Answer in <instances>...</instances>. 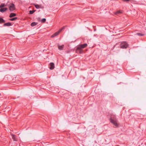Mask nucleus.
<instances>
[{"label":"nucleus","mask_w":146,"mask_h":146,"mask_svg":"<svg viewBox=\"0 0 146 146\" xmlns=\"http://www.w3.org/2000/svg\"><path fill=\"white\" fill-rule=\"evenodd\" d=\"M87 46V44L85 43L78 45L76 49V52L78 54H82L83 53V48L86 47Z\"/></svg>","instance_id":"f257e3e1"},{"label":"nucleus","mask_w":146,"mask_h":146,"mask_svg":"<svg viewBox=\"0 0 146 146\" xmlns=\"http://www.w3.org/2000/svg\"><path fill=\"white\" fill-rule=\"evenodd\" d=\"M110 122L116 127H118V125L117 123V119L115 115H112L110 118Z\"/></svg>","instance_id":"f03ea898"},{"label":"nucleus","mask_w":146,"mask_h":146,"mask_svg":"<svg viewBox=\"0 0 146 146\" xmlns=\"http://www.w3.org/2000/svg\"><path fill=\"white\" fill-rule=\"evenodd\" d=\"M128 45V44L126 42L123 41L121 43L120 47L121 48H126Z\"/></svg>","instance_id":"7ed1b4c3"},{"label":"nucleus","mask_w":146,"mask_h":146,"mask_svg":"<svg viewBox=\"0 0 146 146\" xmlns=\"http://www.w3.org/2000/svg\"><path fill=\"white\" fill-rule=\"evenodd\" d=\"M9 9L11 12L13 11L15 9V6L13 3H11L9 5Z\"/></svg>","instance_id":"20e7f679"},{"label":"nucleus","mask_w":146,"mask_h":146,"mask_svg":"<svg viewBox=\"0 0 146 146\" xmlns=\"http://www.w3.org/2000/svg\"><path fill=\"white\" fill-rule=\"evenodd\" d=\"M50 66L49 68L50 70L53 69L55 67L54 64L53 62H51L50 64Z\"/></svg>","instance_id":"39448f33"},{"label":"nucleus","mask_w":146,"mask_h":146,"mask_svg":"<svg viewBox=\"0 0 146 146\" xmlns=\"http://www.w3.org/2000/svg\"><path fill=\"white\" fill-rule=\"evenodd\" d=\"M7 9V8H1L0 9V11L2 13H3L6 11Z\"/></svg>","instance_id":"423d86ee"},{"label":"nucleus","mask_w":146,"mask_h":146,"mask_svg":"<svg viewBox=\"0 0 146 146\" xmlns=\"http://www.w3.org/2000/svg\"><path fill=\"white\" fill-rule=\"evenodd\" d=\"M12 25L11 23L10 22H8L5 23L3 25V26H10Z\"/></svg>","instance_id":"0eeeda50"},{"label":"nucleus","mask_w":146,"mask_h":146,"mask_svg":"<svg viewBox=\"0 0 146 146\" xmlns=\"http://www.w3.org/2000/svg\"><path fill=\"white\" fill-rule=\"evenodd\" d=\"M11 135L12 136V138L14 141H17V140L15 135L13 134H11Z\"/></svg>","instance_id":"6e6552de"},{"label":"nucleus","mask_w":146,"mask_h":146,"mask_svg":"<svg viewBox=\"0 0 146 146\" xmlns=\"http://www.w3.org/2000/svg\"><path fill=\"white\" fill-rule=\"evenodd\" d=\"M59 32L58 31H57V32H56L53 35H52L51 36V37H55V36L58 35V34H59Z\"/></svg>","instance_id":"1a4fd4ad"},{"label":"nucleus","mask_w":146,"mask_h":146,"mask_svg":"<svg viewBox=\"0 0 146 146\" xmlns=\"http://www.w3.org/2000/svg\"><path fill=\"white\" fill-rule=\"evenodd\" d=\"M16 14L15 13H12L10 14L9 16V17L10 18H11L13 17H15L16 16Z\"/></svg>","instance_id":"9d476101"},{"label":"nucleus","mask_w":146,"mask_h":146,"mask_svg":"<svg viewBox=\"0 0 146 146\" xmlns=\"http://www.w3.org/2000/svg\"><path fill=\"white\" fill-rule=\"evenodd\" d=\"M64 45L61 46H58V49L60 50H62L64 48Z\"/></svg>","instance_id":"9b49d317"},{"label":"nucleus","mask_w":146,"mask_h":146,"mask_svg":"<svg viewBox=\"0 0 146 146\" xmlns=\"http://www.w3.org/2000/svg\"><path fill=\"white\" fill-rule=\"evenodd\" d=\"M37 23L35 22L32 23L31 24V26L32 27L34 26L37 25Z\"/></svg>","instance_id":"f8f14e48"},{"label":"nucleus","mask_w":146,"mask_h":146,"mask_svg":"<svg viewBox=\"0 0 146 146\" xmlns=\"http://www.w3.org/2000/svg\"><path fill=\"white\" fill-rule=\"evenodd\" d=\"M5 21L3 20V19L2 18H1L0 17V23H4L5 22Z\"/></svg>","instance_id":"ddd939ff"},{"label":"nucleus","mask_w":146,"mask_h":146,"mask_svg":"<svg viewBox=\"0 0 146 146\" xmlns=\"http://www.w3.org/2000/svg\"><path fill=\"white\" fill-rule=\"evenodd\" d=\"M136 35L140 36H143L144 35V34L141 33H137L136 34Z\"/></svg>","instance_id":"4468645a"},{"label":"nucleus","mask_w":146,"mask_h":146,"mask_svg":"<svg viewBox=\"0 0 146 146\" xmlns=\"http://www.w3.org/2000/svg\"><path fill=\"white\" fill-rule=\"evenodd\" d=\"M35 6L37 9H39L40 8V6L38 4L35 5Z\"/></svg>","instance_id":"2eb2a0df"},{"label":"nucleus","mask_w":146,"mask_h":146,"mask_svg":"<svg viewBox=\"0 0 146 146\" xmlns=\"http://www.w3.org/2000/svg\"><path fill=\"white\" fill-rule=\"evenodd\" d=\"M17 19V17H15L11 19H9V20L11 21H13L14 20Z\"/></svg>","instance_id":"dca6fc26"},{"label":"nucleus","mask_w":146,"mask_h":146,"mask_svg":"<svg viewBox=\"0 0 146 146\" xmlns=\"http://www.w3.org/2000/svg\"><path fill=\"white\" fill-rule=\"evenodd\" d=\"M35 10H33L32 11H29V14H32L34 13L35 11Z\"/></svg>","instance_id":"f3484780"},{"label":"nucleus","mask_w":146,"mask_h":146,"mask_svg":"<svg viewBox=\"0 0 146 146\" xmlns=\"http://www.w3.org/2000/svg\"><path fill=\"white\" fill-rule=\"evenodd\" d=\"M6 5H5V4H2L0 5V8H2L3 7H5Z\"/></svg>","instance_id":"a211bd4d"},{"label":"nucleus","mask_w":146,"mask_h":146,"mask_svg":"<svg viewBox=\"0 0 146 146\" xmlns=\"http://www.w3.org/2000/svg\"><path fill=\"white\" fill-rule=\"evenodd\" d=\"M46 21V19L45 18L42 19L41 20V22L42 23H44Z\"/></svg>","instance_id":"6ab92c4d"},{"label":"nucleus","mask_w":146,"mask_h":146,"mask_svg":"<svg viewBox=\"0 0 146 146\" xmlns=\"http://www.w3.org/2000/svg\"><path fill=\"white\" fill-rule=\"evenodd\" d=\"M64 27H62V28H61L58 31L59 32V33H60L62 30L63 29H64Z\"/></svg>","instance_id":"aec40b11"},{"label":"nucleus","mask_w":146,"mask_h":146,"mask_svg":"<svg viewBox=\"0 0 146 146\" xmlns=\"http://www.w3.org/2000/svg\"><path fill=\"white\" fill-rule=\"evenodd\" d=\"M121 13V12L120 11H118L117 12H116L115 14H116L117 15L118 14Z\"/></svg>","instance_id":"412c9836"},{"label":"nucleus","mask_w":146,"mask_h":146,"mask_svg":"<svg viewBox=\"0 0 146 146\" xmlns=\"http://www.w3.org/2000/svg\"><path fill=\"white\" fill-rule=\"evenodd\" d=\"M123 0L124 1H129L130 0Z\"/></svg>","instance_id":"4be33fe9"},{"label":"nucleus","mask_w":146,"mask_h":146,"mask_svg":"<svg viewBox=\"0 0 146 146\" xmlns=\"http://www.w3.org/2000/svg\"><path fill=\"white\" fill-rule=\"evenodd\" d=\"M119 146V145H117V146Z\"/></svg>","instance_id":"5701e85b"}]
</instances>
